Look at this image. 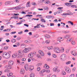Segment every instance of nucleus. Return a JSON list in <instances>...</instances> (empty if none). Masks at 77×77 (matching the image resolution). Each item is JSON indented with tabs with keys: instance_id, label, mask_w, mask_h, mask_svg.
Wrapping results in <instances>:
<instances>
[{
	"instance_id": "nucleus-1",
	"label": "nucleus",
	"mask_w": 77,
	"mask_h": 77,
	"mask_svg": "<svg viewBox=\"0 0 77 77\" xmlns=\"http://www.w3.org/2000/svg\"><path fill=\"white\" fill-rule=\"evenodd\" d=\"M18 54L19 55V56L17 57L18 58H21L23 57L24 55L23 54V51L22 50H20L18 51Z\"/></svg>"
},
{
	"instance_id": "nucleus-2",
	"label": "nucleus",
	"mask_w": 77,
	"mask_h": 77,
	"mask_svg": "<svg viewBox=\"0 0 77 77\" xmlns=\"http://www.w3.org/2000/svg\"><path fill=\"white\" fill-rule=\"evenodd\" d=\"M32 50V48L30 47H28L27 48H25L24 49L23 51L24 53H27L29 51H30Z\"/></svg>"
},
{
	"instance_id": "nucleus-3",
	"label": "nucleus",
	"mask_w": 77,
	"mask_h": 77,
	"mask_svg": "<svg viewBox=\"0 0 77 77\" xmlns=\"http://www.w3.org/2000/svg\"><path fill=\"white\" fill-rule=\"evenodd\" d=\"M54 50L55 51V53H59L60 51V50L59 49V48L55 47L54 48Z\"/></svg>"
},
{
	"instance_id": "nucleus-4",
	"label": "nucleus",
	"mask_w": 77,
	"mask_h": 77,
	"mask_svg": "<svg viewBox=\"0 0 77 77\" xmlns=\"http://www.w3.org/2000/svg\"><path fill=\"white\" fill-rule=\"evenodd\" d=\"M65 57H66V55L65 54H62L60 57L62 60H65Z\"/></svg>"
},
{
	"instance_id": "nucleus-5",
	"label": "nucleus",
	"mask_w": 77,
	"mask_h": 77,
	"mask_svg": "<svg viewBox=\"0 0 77 77\" xmlns=\"http://www.w3.org/2000/svg\"><path fill=\"white\" fill-rule=\"evenodd\" d=\"M14 3L12 1H7L5 2V5H12Z\"/></svg>"
},
{
	"instance_id": "nucleus-6",
	"label": "nucleus",
	"mask_w": 77,
	"mask_h": 77,
	"mask_svg": "<svg viewBox=\"0 0 77 77\" xmlns=\"http://www.w3.org/2000/svg\"><path fill=\"white\" fill-rule=\"evenodd\" d=\"M65 70L67 73H70L71 72V69L68 67H66V68Z\"/></svg>"
},
{
	"instance_id": "nucleus-7",
	"label": "nucleus",
	"mask_w": 77,
	"mask_h": 77,
	"mask_svg": "<svg viewBox=\"0 0 77 77\" xmlns=\"http://www.w3.org/2000/svg\"><path fill=\"white\" fill-rule=\"evenodd\" d=\"M24 68L26 71H28L29 69V64H26L25 65Z\"/></svg>"
},
{
	"instance_id": "nucleus-8",
	"label": "nucleus",
	"mask_w": 77,
	"mask_h": 77,
	"mask_svg": "<svg viewBox=\"0 0 77 77\" xmlns=\"http://www.w3.org/2000/svg\"><path fill=\"white\" fill-rule=\"evenodd\" d=\"M19 7L18 6H17L16 7H13L11 8H8V10H12V9H15L16 10H18L19 9Z\"/></svg>"
},
{
	"instance_id": "nucleus-9",
	"label": "nucleus",
	"mask_w": 77,
	"mask_h": 77,
	"mask_svg": "<svg viewBox=\"0 0 77 77\" xmlns=\"http://www.w3.org/2000/svg\"><path fill=\"white\" fill-rule=\"evenodd\" d=\"M58 68V67L57 68H54L53 69V71L54 72H59L60 70L59 69H57Z\"/></svg>"
},
{
	"instance_id": "nucleus-10",
	"label": "nucleus",
	"mask_w": 77,
	"mask_h": 77,
	"mask_svg": "<svg viewBox=\"0 0 77 77\" xmlns=\"http://www.w3.org/2000/svg\"><path fill=\"white\" fill-rule=\"evenodd\" d=\"M38 53L42 56H44V52L42 51H39Z\"/></svg>"
},
{
	"instance_id": "nucleus-11",
	"label": "nucleus",
	"mask_w": 77,
	"mask_h": 77,
	"mask_svg": "<svg viewBox=\"0 0 77 77\" xmlns=\"http://www.w3.org/2000/svg\"><path fill=\"white\" fill-rule=\"evenodd\" d=\"M28 56L30 58H32V57H33V53H32V52L28 54Z\"/></svg>"
},
{
	"instance_id": "nucleus-12",
	"label": "nucleus",
	"mask_w": 77,
	"mask_h": 77,
	"mask_svg": "<svg viewBox=\"0 0 77 77\" xmlns=\"http://www.w3.org/2000/svg\"><path fill=\"white\" fill-rule=\"evenodd\" d=\"M10 54L9 53H7L6 54L5 58L6 59H9V58L10 57Z\"/></svg>"
},
{
	"instance_id": "nucleus-13",
	"label": "nucleus",
	"mask_w": 77,
	"mask_h": 77,
	"mask_svg": "<svg viewBox=\"0 0 77 77\" xmlns=\"http://www.w3.org/2000/svg\"><path fill=\"white\" fill-rule=\"evenodd\" d=\"M6 53L4 52L3 53H2V56L3 58H6Z\"/></svg>"
},
{
	"instance_id": "nucleus-14",
	"label": "nucleus",
	"mask_w": 77,
	"mask_h": 77,
	"mask_svg": "<svg viewBox=\"0 0 77 77\" xmlns=\"http://www.w3.org/2000/svg\"><path fill=\"white\" fill-rule=\"evenodd\" d=\"M50 42V41L49 40H46L45 42H43L42 43L43 44H45V43H46L47 44H48Z\"/></svg>"
},
{
	"instance_id": "nucleus-15",
	"label": "nucleus",
	"mask_w": 77,
	"mask_h": 77,
	"mask_svg": "<svg viewBox=\"0 0 77 77\" xmlns=\"http://www.w3.org/2000/svg\"><path fill=\"white\" fill-rule=\"evenodd\" d=\"M8 64L9 65H13L14 62L12 61H10L8 62Z\"/></svg>"
},
{
	"instance_id": "nucleus-16",
	"label": "nucleus",
	"mask_w": 77,
	"mask_h": 77,
	"mask_svg": "<svg viewBox=\"0 0 77 77\" xmlns=\"http://www.w3.org/2000/svg\"><path fill=\"white\" fill-rule=\"evenodd\" d=\"M21 47L22 48H25L26 47V45H25L24 44V43H22L20 45Z\"/></svg>"
},
{
	"instance_id": "nucleus-17",
	"label": "nucleus",
	"mask_w": 77,
	"mask_h": 77,
	"mask_svg": "<svg viewBox=\"0 0 77 77\" xmlns=\"http://www.w3.org/2000/svg\"><path fill=\"white\" fill-rule=\"evenodd\" d=\"M20 73L21 74H24V73H25V71L24 70V69H22L20 70Z\"/></svg>"
},
{
	"instance_id": "nucleus-18",
	"label": "nucleus",
	"mask_w": 77,
	"mask_h": 77,
	"mask_svg": "<svg viewBox=\"0 0 77 77\" xmlns=\"http://www.w3.org/2000/svg\"><path fill=\"white\" fill-rule=\"evenodd\" d=\"M24 43H25V44H29V43H30L31 42V41L30 40H25L24 41Z\"/></svg>"
},
{
	"instance_id": "nucleus-19",
	"label": "nucleus",
	"mask_w": 77,
	"mask_h": 77,
	"mask_svg": "<svg viewBox=\"0 0 77 77\" xmlns=\"http://www.w3.org/2000/svg\"><path fill=\"white\" fill-rule=\"evenodd\" d=\"M62 32L63 33H65V34H66V33H69V31H62Z\"/></svg>"
},
{
	"instance_id": "nucleus-20",
	"label": "nucleus",
	"mask_w": 77,
	"mask_h": 77,
	"mask_svg": "<svg viewBox=\"0 0 77 77\" xmlns=\"http://www.w3.org/2000/svg\"><path fill=\"white\" fill-rule=\"evenodd\" d=\"M47 18L50 19L51 18H54V17L53 16H51V15H49L48 16H46Z\"/></svg>"
},
{
	"instance_id": "nucleus-21",
	"label": "nucleus",
	"mask_w": 77,
	"mask_h": 77,
	"mask_svg": "<svg viewBox=\"0 0 77 77\" xmlns=\"http://www.w3.org/2000/svg\"><path fill=\"white\" fill-rule=\"evenodd\" d=\"M44 68L46 69H48V68H49V66L48 65H47V64H45L44 66Z\"/></svg>"
},
{
	"instance_id": "nucleus-22",
	"label": "nucleus",
	"mask_w": 77,
	"mask_h": 77,
	"mask_svg": "<svg viewBox=\"0 0 77 77\" xmlns=\"http://www.w3.org/2000/svg\"><path fill=\"white\" fill-rule=\"evenodd\" d=\"M62 39V37H59L57 38V40L58 41H59V42H60V41H63Z\"/></svg>"
},
{
	"instance_id": "nucleus-23",
	"label": "nucleus",
	"mask_w": 77,
	"mask_h": 77,
	"mask_svg": "<svg viewBox=\"0 0 77 77\" xmlns=\"http://www.w3.org/2000/svg\"><path fill=\"white\" fill-rule=\"evenodd\" d=\"M11 42H12V43H15L16 42V39L14 38L12 39L11 40Z\"/></svg>"
},
{
	"instance_id": "nucleus-24",
	"label": "nucleus",
	"mask_w": 77,
	"mask_h": 77,
	"mask_svg": "<svg viewBox=\"0 0 77 77\" xmlns=\"http://www.w3.org/2000/svg\"><path fill=\"white\" fill-rule=\"evenodd\" d=\"M13 74L12 73H11V72H10L8 74V73L7 74V75L8 77H10L11 76V75H12Z\"/></svg>"
},
{
	"instance_id": "nucleus-25",
	"label": "nucleus",
	"mask_w": 77,
	"mask_h": 77,
	"mask_svg": "<svg viewBox=\"0 0 77 77\" xmlns=\"http://www.w3.org/2000/svg\"><path fill=\"white\" fill-rule=\"evenodd\" d=\"M30 2H27L26 4V7L27 8H29V7H30Z\"/></svg>"
},
{
	"instance_id": "nucleus-26",
	"label": "nucleus",
	"mask_w": 77,
	"mask_h": 77,
	"mask_svg": "<svg viewBox=\"0 0 77 77\" xmlns=\"http://www.w3.org/2000/svg\"><path fill=\"white\" fill-rule=\"evenodd\" d=\"M5 72H8V73H10V70L8 69H6L5 71Z\"/></svg>"
},
{
	"instance_id": "nucleus-27",
	"label": "nucleus",
	"mask_w": 77,
	"mask_h": 77,
	"mask_svg": "<svg viewBox=\"0 0 77 77\" xmlns=\"http://www.w3.org/2000/svg\"><path fill=\"white\" fill-rule=\"evenodd\" d=\"M70 35H66L65 36L64 38L66 39H68L69 38V36Z\"/></svg>"
},
{
	"instance_id": "nucleus-28",
	"label": "nucleus",
	"mask_w": 77,
	"mask_h": 77,
	"mask_svg": "<svg viewBox=\"0 0 77 77\" xmlns=\"http://www.w3.org/2000/svg\"><path fill=\"white\" fill-rule=\"evenodd\" d=\"M61 15H62V16H63V15H69V13H65L62 14H61Z\"/></svg>"
},
{
	"instance_id": "nucleus-29",
	"label": "nucleus",
	"mask_w": 77,
	"mask_h": 77,
	"mask_svg": "<svg viewBox=\"0 0 77 77\" xmlns=\"http://www.w3.org/2000/svg\"><path fill=\"white\" fill-rule=\"evenodd\" d=\"M46 72V70L45 69H43L40 72V74H42L44 72Z\"/></svg>"
},
{
	"instance_id": "nucleus-30",
	"label": "nucleus",
	"mask_w": 77,
	"mask_h": 77,
	"mask_svg": "<svg viewBox=\"0 0 77 77\" xmlns=\"http://www.w3.org/2000/svg\"><path fill=\"white\" fill-rule=\"evenodd\" d=\"M71 8H77V6L75 5H73L71 6Z\"/></svg>"
},
{
	"instance_id": "nucleus-31",
	"label": "nucleus",
	"mask_w": 77,
	"mask_h": 77,
	"mask_svg": "<svg viewBox=\"0 0 77 77\" xmlns=\"http://www.w3.org/2000/svg\"><path fill=\"white\" fill-rule=\"evenodd\" d=\"M71 53L72 54V55H73L74 56H75L76 55V53H74V51H71Z\"/></svg>"
},
{
	"instance_id": "nucleus-32",
	"label": "nucleus",
	"mask_w": 77,
	"mask_h": 77,
	"mask_svg": "<svg viewBox=\"0 0 77 77\" xmlns=\"http://www.w3.org/2000/svg\"><path fill=\"white\" fill-rule=\"evenodd\" d=\"M35 74L33 73H32L30 75V77H35Z\"/></svg>"
},
{
	"instance_id": "nucleus-33",
	"label": "nucleus",
	"mask_w": 77,
	"mask_h": 77,
	"mask_svg": "<svg viewBox=\"0 0 77 77\" xmlns=\"http://www.w3.org/2000/svg\"><path fill=\"white\" fill-rule=\"evenodd\" d=\"M72 41V40H71V39L68 38L67 40V42H71Z\"/></svg>"
},
{
	"instance_id": "nucleus-34",
	"label": "nucleus",
	"mask_w": 77,
	"mask_h": 77,
	"mask_svg": "<svg viewBox=\"0 0 77 77\" xmlns=\"http://www.w3.org/2000/svg\"><path fill=\"white\" fill-rule=\"evenodd\" d=\"M63 11V10L62 9H60L59 11H57V13H58L59 14H60V12H62Z\"/></svg>"
},
{
	"instance_id": "nucleus-35",
	"label": "nucleus",
	"mask_w": 77,
	"mask_h": 77,
	"mask_svg": "<svg viewBox=\"0 0 77 77\" xmlns=\"http://www.w3.org/2000/svg\"><path fill=\"white\" fill-rule=\"evenodd\" d=\"M6 67H7L8 68V69H11V66H5V68H6Z\"/></svg>"
},
{
	"instance_id": "nucleus-36",
	"label": "nucleus",
	"mask_w": 77,
	"mask_h": 77,
	"mask_svg": "<svg viewBox=\"0 0 77 77\" xmlns=\"http://www.w3.org/2000/svg\"><path fill=\"white\" fill-rule=\"evenodd\" d=\"M47 48L48 50H51V49H53V47L51 46V47H48Z\"/></svg>"
},
{
	"instance_id": "nucleus-37",
	"label": "nucleus",
	"mask_w": 77,
	"mask_h": 77,
	"mask_svg": "<svg viewBox=\"0 0 77 77\" xmlns=\"http://www.w3.org/2000/svg\"><path fill=\"white\" fill-rule=\"evenodd\" d=\"M45 36L47 38H50V36L47 35V34H46V35H45Z\"/></svg>"
},
{
	"instance_id": "nucleus-38",
	"label": "nucleus",
	"mask_w": 77,
	"mask_h": 77,
	"mask_svg": "<svg viewBox=\"0 0 77 77\" xmlns=\"http://www.w3.org/2000/svg\"><path fill=\"white\" fill-rule=\"evenodd\" d=\"M34 68L33 66H32L29 68V69H31V70H33Z\"/></svg>"
},
{
	"instance_id": "nucleus-39",
	"label": "nucleus",
	"mask_w": 77,
	"mask_h": 77,
	"mask_svg": "<svg viewBox=\"0 0 77 77\" xmlns=\"http://www.w3.org/2000/svg\"><path fill=\"white\" fill-rule=\"evenodd\" d=\"M68 23H69L70 24H71V25H72V26H73V25H74V23L71 21H69L68 22Z\"/></svg>"
},
{
	"instance_id": "nucleus-40",
	"label": "nucleus",
	"mask_w": 77,
	"mask_h": 77,
	"mask_svg": "<svg viewBox=\"0 0 77 77\" xmlns=\"http://www.w3.org/2000/svg\"><path fill=\"white\" fill-rule=\"evenodd\" d=\"M12 57H13V58H16L17 57L15 56V54H14L12 55Z\"/></svg>"
},
{
	"instance_id": "nucleus-41",
	"label": "nucleus",
	"mask_w": 77,
	"mask_h": 77,
	"mask_svg": "<svg viewBox=\"0 0 77 77\" xmlns=\"http://www.w3.org/2000/svg\"><path fill=\"white\" fill-rule=\"evenodd\" d=\"M34 28H39V25L38 24L37 26H34Z\"/></svg>"
},
{
	"instance_id": "nucleus-42",
	"label": "nucleus",
	"mask_w": 77,
	"mask_h": 77,
	"mask_svg": "<svg viewBox=\"0 0 77 77\" xmlns=\"http://www.w3.org/2000/svg\"><path fill=\"white\" fill-rule=\"evenodd\" d=\"M62 74L63 75H65L66 74V72L64 71H62Z\"/></svg>"
},
{
	"instance_id": "nucleus-43",
	"label": "nucleus",
	"mask_w": 77,
	"mask_h": 77,
	"mask_svg": "<svg viewBox=\"0 0 77 77\" xmlns=\"http://www.w3.org/2000/svg\"><path fill=\"white\" fill-rule=\"evenodd\" d=\"M14 19H18V16H14Z\"/></svg>"
},
{
	"instance_id": "nucleus-44",
	"label": "nucleus",
	"mask_w": 77,
	"mask_h": 77,
	"mask_svg": "<svg viewBox=\"0 0 77 77\" xmlns=\"http://www.w3.org/2000/svg\"><path fill=\"white\" fill-rule=\"evenodd\" d=\"M70 63L71 61H68L66 63V65H68L69 64H70Z\"/></svg>"
},
{
	"instance_id": "nucleus-45",
	"label": "nucleus",
	"mask_w": 77,
	"mask_h": 77,
	"mask_svg": "<svg viewBox=\"0 0 77 77\" xmlns=\"http://www.w3.org/2000/svg\"><path fill=\"white\" fill-rule=\"evenodd\" d=\"M34 36L35 38H38V37H39V35L38 34H36L34 35Z\"/></svg>"
},
{
	"instance_id": "nucleus-46",
	"label": "nucleus",
	"mask_w": 77,
	"mask_h": 77,
	"mask_svg": "<svg viewBox=\"0 0 77 77\" xmlns=\"http://www.w3.org/2000/svg\"><path fill=\"white\" fill-rule=\"evenodd\" d=\"M69 77H74V74H72L70 75Z\"/></svg>"
},
{
	"instance_id": "nucleus-47",
	"label": "nucleus",
	"mask_w": 77,
	"mask_h": 77,
	"mask_svg": "<svg viewBox=\"0 0 77 77\" xmlns=\"http://www.w3.org/2000/svg\"><path fill=\"white\" fill-rule=\"evenodd\" d=\"M26 58H23L22 59V61H26Z\"/></svg>"
},
{
	"instance_id": "nucleus-48",
	"label": "nucleus",
	"mask_w": 77,
	"mask_h": 77,
	"mask_svg": "<svg viewBox=\"0 0 77 77\" xmlns=\"http://www.w3.org/2000/svg\"><path fill=\"white\" fill-rule=\"evenodd\" d=\"M71 44L72 45H75V42H74V41H72L71 42Z\"/></svg>"
},
{
	"instance_id": "nucleus-49",
	"label": "nucleus",
	"mask_w": 77,
	"mask_h": 77,
	"mask_svg": "<svg viewBox=\"0 0 77 77\" xmlns=\"http://www.w3.org/2000/svg\"><path fill=\"white\" fill-rule=\"evenodd\" d=\"M4 28V26H1V30H3V28Z\"/></svg>"
},
{
	"instance_id": "nucleus-50",
	"label": "nucleus",
	"mask_w": 77,
	"mask_h": 77,
	"mask_svg": "<svg viewBox=\"0 0 77 77\" xmlns=\"http://www.w3.org/2000/svg\"><path fill=\"white\" fill-rule=\"evenodd\" d=\"M8 46H6V47H5L4 48V49H5V50H7V49H8Z\"/></svg>"
},
{
	"instance_id": "nucleus-51",
	"label": "nucleus",
	"mask_w": 77,
	"mask_h": 77,
	"mask_svg": "<svg viewBox=\"0 0 77 77\" xmlns=\"http://www.w3.org/2000/svg\"><path fill=\"white\" fill-rule=\"evenodd\" d=\"M23 33V31H21V32H19L18 33V34H19V35H21V34H22V33Z\"/></svg>"
},
{
	"instance_id": "nucleus-52",
	"label": "nucleus",
	"mask_w": 77,
	"mask_h": 77,
	"mask_svg": "<svg viewBox=\"0 0 77 77\" xmlns=\"http://www.w3.org/2000/svg\"><path fill=\"white\" fill-rule=\"evenodd\" d=\"M40 69L41 68L39 67H38L37 68V70L38 71H40Z\"/></svg>"
},
{
	"instance_id": "nucleus-53",
	"label": "nucleus",
	"mask_w": 77,
	"mask_h": 77,
	"mask_svg": "<svg viewBox=\"0 0 77 77\" xmlns=\"http://www.w3.org/2000/svg\"><path fill=\"white\" fill-rule=\"evenodd\" d=\"M50 70H49V69H47L46 70V72L48 73L50 72Z\"/></svg>"
},
{
	"instance_id": "nucleus-54",
	"label": "nucleus",
	"mask_w": 77,
	"mask_h": 77,
	"mask_svg": "<svg viewBox=\"0 0 77 77\" xmlns=\"http://www.w3.org/2000/svg\"><path fill=\"white\" fill-rule=\"evenodd\" d=\"M14 54H15V55L16 56V57H17L18 56H19V55L17 53H16Z\"/></svg>"
},
{
	"instance_id": "nucleus-55",
	"label": "nucleus",
	"mask_w": 77,
	"mask_h": 77,
	"mask_svg": "<svg viewBox=\"0 0 77 77\" xmlns=\"http://www.w3.org/2000/svg\"><path fill=\"white\" fill-rule=\"evenodd\" d=\"M53 57L56 58V55L55 54H53Z\"/></svg>"
},
{
	"instance_id": "nucleus-56",
	"label": "nucleus",
	"mask_w": 77,
	"mask_h": 77,
	"mask_svg": "<svg viewBox=\"0 0 77 77\" xmlns=\"http://www.w3.org/2000/svg\"><path fill=\"white\" fill-rule=\"evenodd\" d=\"M15 2H16V3H18L20 2L19 0H15L14 1Z\"/></svg>"
},
{
	"instance_id": "nucleus-57",
	"label": "nucleus",
	"mask_w": 77,
	"mask_h": 77,
	"mask_svg": "<svg viewBox=\"0 0 77 77\" xmlns=\"http://www.w3.org/2000/svg\"><path fill=\"white\" fill-rule=\"evenodd\" d=\"M32 33L31 32H30L29 33V35L30 36H31V35H32Z\"/></svg>"
},
{
	"instance_id": "nucleus-58",
	"label": "nucleus",
	"mask_w": 77,
	"mask_h": 77,
	"mask_svg": "<svg viewBox=\"0 0 77 77\" xmlns=\"http://www.w3.org/2000/svg\"><path fill=\"white\" fill-rule=\"evenodd\" d=\"M54 26V23H50V26Z\"/></svg>"
},
{
	"instance_id": "nucleus-59",
	"label": "nucleus",
	"mask_w": 77,
	"mask_h": 77,
	"mask_svg": "<svg viewBox=\"0 0 77 77\" xmlns=\"http://www.w3.org/2000/svg\"><path fill=\"white\" fill-rule=\"evenodd\" d=\"M37 57H38V58H40L41 57V56L39 55V54H38L37 55Z\"/></svg>"
},
{
	"instance_id": "nucleus-60",
	"label": "nucleus",
	"mask_w": 77,
	"mask_h": 77,
	"mask_svg": "<svg viewBox=\"0 0 77 77\" xmlns=\"http://www.w3.org/2000/svg\"><path fill=\"white\" fill-rule=\"evenodd\" d=\"M26 21V20H24V19L22 20H21L20 22H25Z\"/></svg>"
},
{
	"instance_id": "nucleus-61",
	"label": "nucleus",
	"mask_w": 77,
	"mask_h": 77,
	"mask_svg": "<svg viewBox=\"0 0 77 77\" xmlns=\"http://www.w3.org/2000/svg\"><path fill=\"white\" fill-rule=\"evenodd\" d=\"M24 26H26V27H29V25L28 24H24Z\"/></svg>"
},
{
	"instance_id": "nucleus-62",
	"label": "nucleus",
	"mask_w": 77,
	"mask_h": 77,
	"mask_svg": "<svg viewBox=\"0 0 77 77\" xmlns=\"http://www.w3.org/2000/svg\"><path fill=\"white\" fill-rule=\"evenodd\" d=\"M6 41L7 42H10V40H9V39H7L6 40Z\"/></svg>"
},
{
	"instance_id": "nucleus-63",
	"label": "nucleus",
	"mask_w": 77,
	"mask_h": 77,
	"mask_svg": "<svg viewBox=\"0 0 77 77\" xmlns=\"http://www.w3.org/2000/svg\"><path fill=\"white\" fill-rule=\"evenodd\" d=\"M75 68L74 67L72 69V71H75Z\"/></svg>"
},
{
	"instance_id": "nucleus-64",
	"label": "nucleus",
	"mask_w": 77,
	"mask_h": 77,
	"mask_svg": "<svg viewBox=\"0 0 77 77\" xmlns=\"http://www.w3.org/2000/svg\"><path fill=\"white\" fill-rule=\"evenodd\" d=\"M61 51L62 52H63L64 51V49L63 48H62Z\"/></svg>"
}]
</instances>
